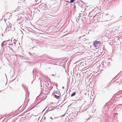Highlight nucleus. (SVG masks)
I'll return each instance as SVG.
<instances>
[{"mask_svg":"<svg viewBox=\"0 0 122 122\" xmlns=\"http://www.w3.org/2000/svg\"><path fill=\"white\" fill-rule=\"evenodd\" d=\"M94 45L97 49L100 46L101 44L100 42L97 41H95L94 42Z\"/></svg>","mask_w":122,"mask_h":122,"instance_id":"f257e3e1","label":"nucleus"},{"mask_svg":"<svg viewBox=\"0 0 122 122\" xmlns=\"http://www.w3.org/2000/svg\"><path fill=\"white\" fill-rule=\"evenodd\" d=\"M99 68L98 67H95L94 68H92L90 70L92 72V73H97L99 71Z\"/></svg>","mask_w":122,"mask_h":122,"instance_id":"f03ea898","label":"nucleus"},{"mask_svg":"<svg viewBox=\"0 0 122 122\" xmlns=\"http://www.w3.org/2000/svg\"><path fill=\"white\" fill-rule=\"evenodd\" d=\"M11 15V14L10 13H7L5 15V16L8 17V16H10Z\"/></svg>","mask_w":122,"mask_h":122,"instance_id":"7ed1b4c3","label":"nucleus"},{"mask_svg":"<svg viewBox=\"0 0 122 122\" xmlns=\"http://www.w3.org/2000/svg\"><path fill=\"white\" fill-rule=\"evenodd\" d=\"M76 92H74L71 95V97H72L76 95Z\"/></svg>","mask_w":122,"mask_h":122,"instance_id":"20e7f679","label":"nucleus"},{"mask_svg":"<svg viewBox=\"0 0 122 122\" xmlns=\"http://www.w3.org/2000/svg\"><path fill=\"white\" fill-rule=\"evenodd\" d=\"M54 96L57 99H58L60 97L59 96H57L56 94H55Z\"/></svg>","mask_w":122,"mask_h":122,"instance_id":"39448f33","label":"nucleus"},{"mask_svg":"<svg viewBox=\"0 0 122 122\" xmlns=\"http://www.w3.org/2000/svg\"><path fill=\"white\" fill-rule=\"evenodd\" d=\"M70 3H71L73 2L75 0H70Z\"/></svg>","mask_w":122,"mask_h":122,"instance_id":"423d86ee","label":"nucleus"},{"mask_svg":"<svg viewBox=\"0 0 122 122\" xmlns=\"http://www.w3.org/2000/svg\"><path fill=\"white\" fill-rule=\"evenodd\" d=\"M83 64H84V62H82L81 63V65H84Z\"/></svg>","mask_w":122,"mask_h":122,"instance_id":"0eeeda50","label":"nucleus"},{"mask_svg":"<svg viewBox=\"0 0 122 122\" xmlns=\"http://www.w3.org/2000/svg\"><path fill=\"white\" fill-rule=\"evenodd\" d=\"M55 94H57V93H56Z\"/></svg>","mask_w":122,"mask_h":122,"instance_id":"6e6552de","label":"nucleus"}]
</instances>
